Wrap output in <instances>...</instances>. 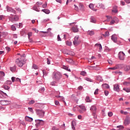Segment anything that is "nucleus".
<instances>
[{"mask_svg":"<svg viewBox=\"0 0 130 130\" xmlns=\"http://www.w3.org/2000/svg\"><path fill=\"white\" fill-rule=\"evenodd\" d=\"M80 75H81V76H86V72L84 71L81 72Z\"/></svg>","mask_w":130,"mask_h":130,"instance_id":"48","label":"nucleus"},{"mask_svg":"<svg viewBox=\"0 0 130 130\" xmlns=\"http://www.w3.org/2000/svg\"><path fill=\"white\" fill-rule=\"evenodd\" d=\"M11 11H12V8H11L10 7H8L7 8V12H11Z\"/></svg>","mask_w":130,"mask_h":130,"instance_id":"60","label":"nucleus"},{"mask_svg":"<svg viewBox=\"0 0 130 130\" xmlns=\"http://www.w3.org/2000/svg\"><path fill=\"white\" fill-rule=\"evenodd\" d=\"M15 79H16V77H12L11 80L13 82H15V81H16V80Z\"/></svg>","mask_w":130,"mask_h":130,"instance_id":"61","label":"nucleus"},{"mask_svg":"<svg viewBox=\"0 0 130 130\" xmlns=\"http://www.w3.org/2000/svg\"><path fill=\"white\" fill-rule=\"evenodd\" d=\"M124 86H126L127 87L129 86L130 82L125 81L123 82Z\"/></svg>","mask_w":130,"mask_h":130,"instance_id":"24","label":"nucleus"},{"mask_svg":"<svg viewBox=\"0 0 130 130\" xmlns=\"http://www.w3.org/2000/svg\"><path fill=\"white\" fill-rule=\"evenodd\" d=\"M125 125H128L130 123V118L129 117H127L125 119L124 121L123 122Z\"/></svg>","mask_w":130,"mask_h":130,"instance_id":"13","label":"nucleus"},{"mask_svg":"<svg viewBox=\"0 0 130 130\" xmlns=\"http://www.w3.org/2000/svg\"><path fill=\"white\" fill-rule=\"evenodd\" d=\"M79 107L80 109L78 110L79 113H84L87 109H86V107L84 106L80 105L79 106Z\"/></svg>","mask_w":130,"mask_h":130,"instance_id":"9","label":"nucleus"},{"mask_svg":"<svg viewBox=\"0 0 130 130\" xmlns=\"http://www.w3.org/2000/svg\"><path fill=\"white\" fill-rule=\"evenodd\" d=\"M74 7H75V10L76 11H78V10H79V7H78V6H77L76 5H74Z\"/></svg>","mask_w":130,"mask_h":130,"instance_id":"56","label":"nucleus"},{"mask_svg":"<svg viewBox=\"0 0 130 130\" xmlns=\"http://www.w3.org/2000/svg\"><path fill=\"white\" fill-rule=\"evenodd\" d=\"M36 113L39 116L42 118L44 117V114H45V112L42 110H36Z\"/></svg>","mask_w":130,"mask_h":130,"instance_id":"5","label":"nucleus"},{"mask_svg":"<svg viewBox=\"0 0 130 130\" xmlns=\"http://www.w3.org/2000/svg\"><path fill=\"white\" fill-rule=\"evenodd\" d=\"M117 128H119V129H123V128H124V126L123 125H119L117 126Z\"/></svg>","mask_w":130,"mask_h":130,"instance_id":"34","label":"nucleus"},{"mask_svg":"<svg viewBox=\"0 0 130 130\" xmlns=\"http://www.w3.org/2000/svg\"><path fill=\"white\" fill-rule=\"evenodd\" d=\"M114 13H117V7L115 6L114 7V9L112 10Z\"/></svg>","mask_w":130,"mask_h":130,"instance_id":"32","label":"nucleus"},{"mask_svg":"<svg viewBox=\"0 0 130 130\" xmlns=\"http://www.w3.org/2000/svg\"><path fill=\"white\" fill-rule=\"evenodd\" d=\"M26 59L24 56H21V57L17 58L15 60V63L18 67H22L25 64Z\"/></svg>","mask_w":130,"mask_h":130,"instance_id":"1","label":"nucleus"},{"mask_svg":"<svg viewBox=\"0 0 130 130\" xmlns=\"http://www.w3.org/2000/svg\"><path fill=\"white\" fill-rule=\"evenodd\" d=\"M66 54H69V55H75V52L72 51H69L66 53Z\"/></svg>","mask_w":130,"mask_h":130,"instance_id":"22","label":"nucleus"},{"mask_svg":"<svg viewBox=\"0 0 130 130\" xmlns=\"http://www.w3.org/2000/svg\"><path fill=\"white\" fill-rule=\"evenodd\" d=\"M99 46L100 50H101L102 49V46L101 45V44H95V46Z\"/></svg>","mask_w":130,"mask_h":130,"instance_id":"36","label":"nucleus"},{"mask_svg":"<svg viewBox=\"0 0 130 130\" xmlns=\"http://www.w3.org/2000/svg\"><path fill=\"white\" fill-rule=\"evenodd\" d=\"M72 30L73 31V32L76 33V32H78V31H79V29H78L77 27H72Z\"/></svg>","mask_w":130,"mask_h":130,"instance_id":"26","label":"nucleus"},{"mask_svg":"<svg viewBox=\"0 0 130 130\" xmlns=\"http://www.w3.org/2000/svg\"><path fill=\"white\" fill-rule=\"evenodd\" d=\"M90 22L91 23H96V19L94 17H91Z\"/></svg>","mask_w":130,"mask_h":130,"instance_id":"27","label":"nucleus"},{"mask_svg":"<svg viewBox=\"0 0 130 130\" xmlns=\"http://www.w3.org/2000/svg\"><path fill=\"white\" fill-rule=\"evenodd\" d=\"M57 40L58 41H61V39L60 38V37L59 36V35L57 36Z\"/></svg>","mask_w":130,"mask_h":130,"instance_id":"53","label":"nucleus"},{"mask_svg":"<svg viewBox=\"0 0 130 130\" xmlns=\"http://www.w3.org/2000/svg\"><path fill=\"white\" fill-rule=\"evenodd\" d=\"M1 105H9L11 104V101L2 100L0 101Z\"/></svg>","mask_w":130,"mask_h":130,"instance_id":"12","label":"nucleus"},{"mask_svg":"<svg viewBox=\"0 0 130 130\" xmlns=\"http://www.w3.org/2000/svg\"><path fill=\"white\" fill-rule=\"evenodd\" d=\"M111 40L113 42L116 43L117 41V37H116V35H113L111 37Z\"/></svg>","mask_w":130,"mask_h":130,"instance_id":"16","label":"nucleus"},{"mask_svg":"<svg viewBox=\"0 0 130 130\" xmlns=\"http://www.w3.org/2000/svg\"><path fill=\"white\" fill-rule=\"evenodd\" d=\"M32 68L34 69V70H38V67L35 64H33Z\"/></svg>","mask_w":130,"mask_h":130,"instance_id":"31","label":"nucleus"},{"mask_svg":"<svg viewBox=\"0 0 130 130\" xmlns=\"http://www.w3.org/2000/svg\"><path fill=\"white\" fill-rule=\"evenodd\" d=\"M1 77H5V73L3 71L0 72Z\"/></svg>","mask_w":130,"mask_h":130,"instance_id":"43","label":"nucleus"},{"mask_svg":"<svg viewBox=\"0 0 130 130\" xmlns=\"http://www.w3.org/2000/svg\"><path fill=\"white\" fill-rule=\"evenodd\" d=\"M36 4L37 5V6H41V5H42V3L41 2H37Z\"/></svg>","mask_w":130,"mask_h":130,"instance_id":"57","label":"nucleus"},{"mask_svg":"<svg viewBox=\"0 0 130 130\" xmlns=\"http://www.w3.org/2000/svg\"><path fill=\"white\" fill-rule=\"evenodd\" d=\"M16 66H14L13 67H10V71L12 72V73H14V72H16Z\"/></svg>","mask_w":130,"mask_h":130,"instance_id":"21","label":"nucleus"},{"mask_svg":"<svg viewBox=\"0 0 130 130\" xmlns=\"http://www.w3.org/2000/svg\"><path fill=\"white\" fill-rule=\"evenodd\" d=\"M44 91H45V88H44V87H41L39 89V91L41 92V93H43Z\"/></svg>","mask_w":130,"mask_h":130,"instance_id":"29","label":"nucleus"},{"mask_svg":"<svg viewBox=\"0 0 130 130\" xmlns=\"http://www.w3.org/2000/svg\"><path fill=\"white\" fill-rule=\"evenodd\" d=\"M25 120H26V121H29L30 122H31V121H33V118L28 117V116H26Z\"/></svg>","mask_w":130,"mask_h":130,"instance_id":"18","label":"nucleus"},{"mask_svg":"<svg viewBox=\"0 0 130 130\" xmlns=\"http://www.w3.org/2000/svg\"><path fill=\"white\" fill-rule=\"evenodd\" d=\"M11 29L12 30H13V31H16V29L17 28H16V26L15 25H12Z\"/></svg>","mask_w":130,"mask_h":130,"instance_id":"41","label":"nucleus"},{"mask_svg":"<svg viewBox=\"0 0 130 130\" xmlns=\"http://www.w3.org/2000/svg\"><path fill=\"white\" fill-rule=\"evenodd\" d=\"M8 34L7 32H0V42H2V41H3V39H4V38H5L6 36H8Z\"/></svg>","mask_w":130,"mask_h":130,"instance_id":"8","label":"nucleus"},{"mask_svg":"<svg viewBox=\"0 0 130 130\" xmlns=\"http://www.w3.org/2000/svg\"><path fill=\"white\" fill-rule=\"evenodd\" d=\"M52 130H58V128H57L56 127H53L52 128Z\"/></svg>","mask_w":130,"mask_h":130,"instance_id":"64","label":"nucleus"},{"mask_svg":"<svg viewBox=\"0 0 130 130\" xmlns=\"http://www.w3.org/2000/svg\"><path fill=\"white\" fill-rule=\"evenodd\" d=\"M18 20L19 17H18L17 15H11L10 16V21L12 22V23H15V22L18 21Z\"/></svg>","mask_w":130,"mask_h":130,"instance_id":"7","label":"nucleus"},{"mask_svg":"<svg viewBox=\"0 0 130 130\" xmlns=\"http://www.w3.org/2000/svg\"><path fill=\"white\" fill-rule=\"evenodd\" d=\"M124 66L123 64H119L116 65L115 67L112 68H109V70H112V71H114L115 70H118L119 69H122L123 68Z\"/></svg>","mask_w":130,"mask_h":130,"instance_id":"6","label":"nucleus"},{"mask_svg":"<svg viewBox=\"0 0 130 130\" xmlns=\"http://www.w3.org/2000/svg\"><path fill=\"white\" fill-rule=\"evenodd\" d=\"M42 8H43V9L47 8V3L46 2L45 4H43L42 5Z\"/></svg>","mask_w":130,"mask_h":130,"instance_id":"40","label":"nucleus"},{"mask_svg":"<svg viewBox=\"0 0 130 130\" xmlns=\"http://www.w3.org/2000/svg\"><path fill=\"white\" fill-rule=\"evenodd\" d=\"M36 127H38L39 125H43L44 124V121L42 120H36Z\"/></svg>","mask_w":130,"mask_h":130,"instance_id":"10","label":"nucleus"},{"mask_svg":"<svg viewBox=\"0 0 130 130\" xmlns=\"http://www.w3.org/2000/svg\"><path fill=\"white\" fill-rule=\"evenodd\" d=\"M4 89L5 90H9L10 89V87L8 86L7 85H5Z\"/></svg>","mask_w":130,"mask_h":130,"instance_id":"46","label":"nucleus"},{"mask_svg":"<svg viewBox=\"0 0 130 130\" xmlns=\"http://www.w3.org/2000/svg\"><path fill=\"white\" fill-rule=\"evenodd\" d=\"M124 53L123 52H119L118 54V57L120 60H124Z\"/></svg>","mask_w":130,"mask_h":130,"instance_id":"11","label":"nucleus"},{"mask_svg":"<svg viewBox=\"0 0 130 130\" xmlns=\"http://www.w3.org/2000/svg\"><path fill=\"white\" fill-rule=\"evenodd\" d=\"M114 23H115V21L112 20L110 22V25H113V24H114Z\"/></svg>","mask_w":130,"mask_h":130,"instance_id":"55","label":"nucleus"},{"mask_svg":"<svg viewBox=\"0 0 130 130\" xmlns=\"http://www.w3.org/2000/svg\"><path fill=\"white\" fill-rule=\"evenodd\" d=\"M104 36H105L106 37V36H109V32L106 31L105 32V34L104 35Z\"/></svg>","mask_w":130,"mask_h":130,"instance_id":"49","label":"nucleus"},{"mask_svg":"<svg viewBox=\"0 0 130 130\" xmlns=\"http://www.w3.org/2000/svg\"><path fill=\"white\" fill-rule=\"evenodd\" d=\"M72 128L73 129V130H76V128L75 127V121H73L72 122Z\"/></svg>","mask_w":130,"mask_h":130,"instance_id":"28","label":"nucleus"},{"mask_svg":"<svg viewBox=\"0 0 130 130\" xmlns=\"http://www.w3.org/2000/svg\"><path fill=\"white\" fill-rule=\"evenodd\" d=\"M103 89H109V85L107 84H104L102 85Z\"/></svg>","mask_w":130,"mask_h":130,"instance_id":"19","label":"nucleus"},{"mask_svg":"<svg viewBox=\"0 0 130 130\" xmlns=\"http://www.w3.org/2000/svg\"><path fill=\"white\" fill-rule=\"evenodd\" d=\"M85 101H86V102H89V103L92 102V100H90V97L89 96H86L85 99Z\"/></svg>","mask_w":130,"mask_h":130,"instance_id":"23","label":"nucleus"},{"mask_svg":"<svg viewBox=\"0 0 130 130\" xmlns=\"http://www.w3.org/2000/svg\"><path fill=\"white\" fill-rule=\"evenodd\" d=\"M66 44L69 46H71L72 43L71 42H69V41H66Z\"/></svg>","mask_w":130,"mask_h":130,"instance_id":"33","label":"nucleus"},{"mask_svg":"<svg viewBox=\"0 0 130 130\" xmlns=\"http://www.w3.org/2000/svg\"><path fill=\"white\" fill-rule=\"evenodd\" d=\"M87 34L90 35V36H93V35H95V32L94 30H88L87 32Z\"/></svg>","mask_w":130,"mask_h":130,"instance_id":"17","label":"nucleus"},{"mask_svg":"<svg viewBox=\"0 0 130 130\" xmlns=\"http://www.w3.org/2000/svg\"><path fill=\"white\" fill-rule=\"evenodd\" d=\"M114 91H116V92H119L120 89H119V85L115 84L114 85Z\"/></svg>","mask_w":130,"mask_h":130,"instance_id":"14","label":"nucleus"},{"mask_svg":"<svg viewBox=\"0 0 130 130\" xmlns=\"http://www.w3.org/2000/svg\"><path fill=\"white\" fill-rule=\"evenodd\" d=\"M55 105H58L59 104V102L58 101H55Z\"/></svg>","mask_w":130,"mask_h":130,"instance_id":"63","label":"nucleus"},{"mask_svg":"<svg viewBox=\"0 0 130 130\" xmlns=\"http://www.w3.org/2000/svg\"><path fill=\"white\" fill-rule=\"evenodd\" d=\"M108 115L109 117H111V116H112L113 115V113H112V112H109L108 113Z\"/></svg>","mask_w":130,"mask_h":130,"instance_id":"38","label":"nucleus"},{"mask_svg":"<svg viewBox=\"0 0 130 130\" xmlns=\"http://www.w3.org/2000/svg\"><path fill=\"white\" fill-rule=\"evenodd\" d=\"M15 107L16 108H21V107H22V106L20 105H16Z\"/></svg>","mask_w":130,"mask_h":130,"instance_id":"51","label":"nucleus"},{"mask_svg":"<svg viewBox=\"0 0 130 130\" xmlns=\"http://www.w3.org/2000/svg\"><path fill=\"white\" fill-rule=\"evenodd\" d=\"M42 12H43L44 13H45V14H49V13H50V11L48 9H43L42 10Z\"/></svg>","mask_w":130,"mask_h":130,"instance_id":"20","label":"nucleus"},{"mask_svg":"<svg viewBox=\"0 0 130 130\" xmlns=\"http://www.w3.org/2000/svg\"><path fill=\"white\" fill-rule=\"evenodd\" d=\"M102 4L101 3H99L97 5H96V7L98 8H101V7L102 6Z\"/></svg>","mask_w":130,"mask_h":130,"instance_id":"47","label":"nucleus"},{"mask_svg":"<svg viewBox=\"0 0 130 130\" xmlns=\"http://www.w3.org/2000/svg\"><path fill=\"white\" fill-rule=\"evenodd\" d=\"M5 19V17H4V15H1L0 16V20L3 21Z\"/></svg>","mask_w":130,"mask_h":130,"instance_id":"50","label":"nucleus"},{"mask_svg":"<svg viewBox=\"0 0 130 130\" xmlns=\"http://www.w3.org/2000/svg\"><path fill=\"white\" fill-rule=\"evenodd\" d=\"M48 33V31H40L39 33V35L41 36V37H45L46 36V35Z\"/></svg>","mask_w":130,"mask_h":130,"instance_id":"15","label":"nucleus"},{"mask_svg":"<svg viewBox=\"0 0 130 130\" xmlns=\"http://www.w3.org/2000/svg\"><path fill=\"white\" fill-rule=\"evenodd\" d=\"M32 9L34 11H36V12H39V9L37 8V6H34Z\"/></svg>","mask_w":130,"mask_h":130,"instance_id":"30","label":"nucleus"},{"mask_svg":"<svg viewBox=\"0 0 130 130\" xmlns=\"http://www.w3.org/2000/svg\"><path fill=\"white\" fill-rule=\"evenodd\" d=\"M15 82H20L21 83V79L18 78H16Z\"/></svg>","mask_w":130,"mask_h":130,"instance_id":"54","label":"nucleus"},{"mask_svg":"<svg viewBox=\"0 0 130 130\" xmlns=\"http://www.w3.org/2000/svg\"><path fill=\"white\" fill-rule=\"evenodd\" d=\"M47 64H50V60H49V58H47Z\"/></svg>","mask_w":130,"mask_h":130,"instance_id":"59","label":"nucleus"},{"mask_svg":"<svg viewBox=\"0 0 130 130\" xmlns=\"http://www.w3.org/2000/svg\"><path fill=\"white\" fill-rule=\"evenodd\" d=\"M89 8L91 10H93V9H94V5H93L92 4H89Z\"/></svg>","mask_w":130,"mask_h":130,"instance_id":"35","label":"nucleus"},{"mask_svg":"<svg viewBox=\"0 0 130 130\" xmlns=\"http://www.w3.org/2000/svg\"><path fill=\"white\" fill-rule=\"evenodd\" d=\"M34 103H35V101L34 100H31L29 101V102L28 103V104L29 105H32V104H34Z\"/></svg>","mask_w":130,"mask_h":130,"instance_id":"37","label":"nucleus"},{"mask_svg":"<svg viewBox=\"0 0 130 130\" xmlns=\"http://www.w3.org/2000/svg\"><path fill=\"white\" fill-rule=\"evenodd\" d=\"M28 109L30 112H33V109L32 108H28Z\"/></svg>","mask_w":130,"mask_h":130,"instance_id":"58","label":"nucleus"},{"mask_svg":"<svg viewBox=\"0 0 130 130\" xmlns=\"http://www.w3.org/2000/svg\"><path fill=\"white\" fill-rule=\"evenodd\" d=\"M81 43V40L79 36H76L74 38V41H73V44L75 46H78Z\"/></svg>","mask_w":130,"mask_h":130,"instance_id":"3","label":"nucleus"},{"mask_svg":"<svg viewBox=\"0 0 130 130\" xmlns=\"http://www.w3.org/2000/svg\"><path fill=\"white\" fill-rule=\"evenodd\" d=\"M61 78H62V75H61V73L60 72H54L53 79L54 80V81H56V82H58V81H59Z\"/></svg>","mask_w":130,"mask_h":130,"instance_id":"2","label":"nucleus"},{"mask_svg":"<svg viewBox=\"0 0 130 130\" xmlns=\"http://www.w3.org/2000/svg\"><path fill=\"white\" fill-rule=\"evenodd\" d=\"M99 91V89H98V88H97L95 90V91H94V95H97V94H98V91Z\"/></svg>","mask_w":130,"mask_h":130,"instance_id":"44","label":"nucleus"},{"mask_svg":"<svg viewBox=\"0 0 130 130\" xmlns=\"http://www.w3.org/2000/svg\"><path fill=\"white\" fill-rule=\"evenodd\" d=\"M108 94H109V92L107 90H105V95L106 96H107L108 95Z\"/></svg>","mask_w":130,"mask_h":130,"instance_id":"52","label":"nucleus"},{"mask_svg":"<svg viewBox=\"0 0 130 130\" xmlns=\"http://www.w3.org/2000/svg\"><path fill=\"white\" fill-rule=\"evenodd\" d=\"M63 69H64V70H66L67 71H68L69 72H71V70H69V68L64 66Z\"/></svg>","mask_w":130,"mask_h":130,"instance_id":"45","label":"nucleus"},{"mask_svg":"<svg viewBox=\"0 0 130 130\" xmlns=\"http://www.w3.org/2000/svg\"><path fill=\"white\" fill-rule=\"evenodd\" d=\"M123 90L125 91L127 93H129L130 92V88H123Z\"/></svg>","mask_w":130,"mask_h":130,"instance_id":"25","label":"nucleus"},{"mask_svg":"<svg viewBox=\"0 0 130 130\" xmlns=\"http://www.w3.org/2000/svg\"><path fill=\"white\" fill-rule=\"evenodd\" d=\"M90 110L92 112V115L93 116V118H97V116H96V111H97V108L96 106H92L91 107Z\"/></svg>","mask_w":130,"mask_h":130,"instance_id":"4","label":"nucleus"},{"mask_svg":"<svg viewBox=\"0 0 130 130\" xmlns=\"http://www.w3.org/2000/svg\"><path fill=\"white\" fill-rule=\"evenodd\" d=\"M79 8H80V9H83V8H84V5H83V4H80Z\"/></svg>","mask_w":130,"mask_h":130,"instance_id":"62","label":"nucleus"},{"mask_svg":"<svg viewBox=\"0 0 130 130\" xmlns=\"http://www.w3.org/2000/svg\"><path fill=\"white\" fill-rule=\"evenodd\" d=\"M56 82H57V81L55 80V81L51 82V86H55V84H56Z\"/></svg>","mask_w":130,"mask_h":130,"instance_id":"39","label":"nucleus"},{"mask_svg":"<svg viewBox=\"0 0 130 130\" xmlns=\"http://www.w3.org/2000/svg\"><path fill=\"white\" fill-rule=\"evenodd\" d=\"M28 39H30V37L32 36V32H30L27 34Z\"/></svg>","mask_w":130,"mask_h":130,"instance_id":"42","label":"nucleus"}]
</instances>
